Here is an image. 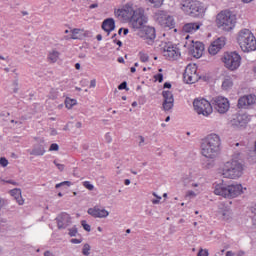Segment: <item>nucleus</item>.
<instances>
[{
    "label": "nucleus",
    "mask_w": 256,
    "mask_h": 256,
    "mask_svg": "<svg viewBox=\"0 0 256 256\" xmlns=\"http://www.w3.org/2000/svg\"><path fill=\"white\" fill-rule=\"evenodd\" d=\"M10 195L14 197L15 201L18 203V205H23L25 203V200L23 199V196L21 195V189L16 188L10 190Z\"/></svg>",
    "instance_id": "obj_25"
},
{
    "label": "nucleus",
    "mask_w": 256,
    "mask_h": 256,
    "mask_svg": "<svg viewBox=\"0 0 256 256\" xmlns=\"http://www.w3.org/2000/svg\"><path fill=\"white\" fill-rule=\"evenodd\" d=\"M251 213H253V215L256 216V205H254V206L251 208Z\"/></svg>",
    "instance_id": "obj_57"
},
{
    "label": "nucleus",
    "mask_w": 256,
    "mask_h": 256,
    "mask_svg": "<svg viewBox=\"0 0 256 256\" xmlns=\"http://www.w3.org/2000/svg\"><path fill=\"white\" fill-rule=\"evenodd\" d=\"M118 89H119L120 91H123V89H126V91H129V88H127V82H126V81L122 82V83L118 86Z\"/></svg>",
    "instance_id": "obj_45"
},
{
    "label": "nucleus",
    "mask_w": 256,
    "mask_h": 256,
    "mask_svg": "<svg viewBox=\"0 0 256 256\" xmlns=\"http://www.w3.org/2000/svg\"><path fill=\"white\" fill-rule=\"evenodd\" d=\"M215 195H220L225 199H233L239 197L243 193V186L241 184H216L214 188Z\"/></svg>",
    "instance_id": "obj_3"
},
{
    "label": "nucleus",
    "mask_w": 256,
    "mask_h": 256,
    "mask_svg": "<svg viewBox=\"0 0 256 256\" xmlns=\"http://www.w3.org/2000/svg\"><path fill=\"white\" fill-rule=\"evenodd\" d=\"M183 79L185 83L193 84L198 81L199 76L197 75V66L188 65L184 71Z\"/></svg>",
    "instance_id": "obj_14"
},
{
    "label": "nucleus",
    "mask_w": 256,
    "mask_h": 256,
    "mask_svg": "<svg viewBox=\"0 0 256 256\" xmlns=\"http://www.w3.org/2000/svg\"><path fill=\"white\" fill-rule=\"evenodd\" d=\"M222 89L223 91H229L233 89V78L231 76H225L222 81Z\"/></svg>",
    "instance_id": "obj_26"
},
{
    "label": "nucleus",
    "mask_w": 256,
    "mask_h": 256,
    "mask_svg": "<svg viewBox=\"0 0 256 256\" xmlns=\"http://www.w3.org/2000/svg\"><path fill=\"white\" fill-rule=\"evenodd\" d=\"M224 47H225V37H220L214 40L210 44L208 48V53H210V55H217V53L221 51V49H223Z\"/></svg>",
    "instance_id": "obj_17"
},
{
    "label": "nucleus",
    "mask_w": 256,
    "mask_h": 256,
    "mask_svg": "<svg viewBox=\"0 0 256 256\" xmlns=\"http://www.w3.org/2000/svg\"><path fill=\"white\" fill-rule=\"evenodd\" d=\"M212 105H214V109L220 114H225L229 111L231 104L229 103V99L223 96H217L213 99Z\"/></svg>",
    "instance_id": "obj_12"
},
{
    "label": "nucleus",
    "mask_w": 256,
    "mask_h": 256,
    "mask_svg": "<svg viewBox=\"0 0 256 256\" xmlns=\"http://www.w3.org/2000/svg\"><path fill=\"white\" fill-rule=\"evenodd\" d=\"M59 55H60L59 51L52 50L51 52H49L48 60L50 61V63H57L59 59Z\"/></svg>",
    "instance_id": "obj_28"
},
{
    "label": "nucleus",
    "mask_w": 256,
    "mask_h": 256,
    "mask_svg": "<svg viewBox=\"0 0 256 256\" xmlns=\"http://www.w3.org/2000/svg\"><path fill=\"white\" fill-rule=\"evenodd\" d=\"M81 225H82L84 231H87L88 233H90V231H91V225L87 224V221H86V220H82V221H81Z\"/></svg>",
    "instance_id": "obj_38"
},
{
    "label": "nucleus",
    "mask_w": 256,
    "mask_h": 256,
    "mask_svg": "<svg viewBox=\"0 0 256 256\" xmlns=\"http://www.w3.org/2000/svg\"><path fill=\"white\" fill-rule=\"evenodd\" d=\"M44 256H55V254L52 253L51 251H46L44 252Z\"/></svg>",
    "instance_id": "obj_56"
},
{
    "label": "nucleus",
    "mask_w": 256,
    "mask_h": 256,
    "mask_svg": "<svg viewBox=\"0 0 256 256\" xmlns=\"http://www.w3.org/2000/svg\"><path fill=\"white\" fill-rule=\"evenodd\" d=\"M138 37L143 39L147 45H153L155 43V39H157V32L154 27L145 26L137 33Z\"/></svg>",
    "instance_id": "obj_10"
},
{
    "label": "nucleus",
    "mask_w": 256,
    "mask_h": 256,
    "mask_svg": "<svg viewBox=\"0 0 256 256\" xmlns=\"http://www.w3.org/2000/svg\"><path fill=\"white\" fill-rule=\"evenodd\" d=\"M91 251V246L89 244H84L83 249H82V253L85 256H89Z\"/></svg>",
    "instance_id": "obj_36"
},
{
    "label": "nucleus",
    "mask_w": 256,
    "mask_h": 256,
    "mask_svg": "<svg viewBox=\"0 0 256 256\" xmlns=\"http://www.w3.org/2000/svg\"><path fill=\"white\" fill-rule=\"evenodd\" d=\"M74 105H77V100L71 99V98H66L65 100V106L67 109H72Z\"/></svg>",
    "instance_id": "obj_32"
},
{
    "label": "nucleus",
    "mask_w": 256,
    "mask_h": 256,
    "mask_svg": "<svg viewBox=\"0 0 256 256\" xmlns=\"http://www.w3.org/2000/svg\"><path fill=\"white\" fill-rule=\"evenodd\" d=\"M235 253H233V251H227L226 252V256H234Z\"/></svg>",
    "instance_id": "obj_62"
},
{
    "label": "nucleus",
    "mask_w": 256,
    "mask_h": 256,
    "mask_svg": "<svg viewBox=\"0 0 256 256\" xmlns=\"http://www.w3.org/2000/svg\"><path fill=\"white\" fill-rule=\"evenodd\" d=\"M187 195H188V197H195V192L188 191Z\"/></svg>",
    "instance_id": "obj_58"
},
{
    "label": "nucleus",
    "mask_w": 256,
    "mask_h": 256,
    "mask_svg": "<svg viewBox=\"0 0 256 256\" xmlns=\"http://www.w3.org/2000/svg\"><path fill=\"white\" fill-rule=\"evenodd\" d=\"M102 29L103 31H106V33H109L111 31H115V20L113 18H107L102 22Z\"/></svg>",
    "instance_id": "obj_23"
},
{
    "label": "nucleus",
    "mask_w": 256,
    "mask_h": 256,
    "mask_svg": "<svg viewBox=\"0 0 256 256\" xmlns=\"http://www.w3.org/2000/svg\"><path fill=\"white\" fill-rule=\"evenodd\" d=\"M216 23L222 31H231L235 27V15L230 11H222L217 15Z\"/></svg>",
    "instance_id": "obj_6"
},
{
    "label": "nucleus",
    "mask_w": 256,
    "mask_h": 256,
    "mask_svg": "<svg viewBox=\"0 0 256 256\" xmlns=\"http://www.w3.org/2000/svg\"><path fill=\"white\" fill-rule=\"evenodd\" d=\"M221 151V138L217 134H210L201 143V153L206 159H217Z\"/></svg>",
    "instance_id": "obj_1"
},
{
    "label": "nucleus",
    "mask_w": 256,
    "mask_h": 256,
    "mask_svg": "<svg viewBox=\"0 0 256 256\" xmlns=\"http://www.w3.org/2000/svg\"><path fill=\"white\" fill-rule=\"evenodd\" d=\"M237 43L244 53L256 51V38L249 29H242L237 35Z\"/></svg>",
    "instance_id": "obj_2"
},
{
    "label": "nucleus",
    "mask_w": 256,
    "mask_h": 256,
    "mask_svg": "<svg viewBox=\"0 0 256 256\" xmlns=\"http://www.w3.org/2000/svg\"><path fill=\"white\" fill-rule=\"evenodd\" d=\"M213 167H215V162L213 161V159L202 161V168L203 169H213Z\"/></svg>",
    "instance_id": "obj_30"
},
{
    "label": "nucleus",
    "mask_w": 256,
    "mask_h": 256,
    "mask_svg": "<svg viewBox=\"0 0 256 256\" xmlns=\"http://www.w3.org/2000/svg\"><path fill=\"white\" fill-rule=\"evenodd\" d=\"M114 43H116V45H118L119 47H122V45H123V42H121V40H117V39H114Z\"/></svg>",
    "instance_id": "obj_52"
},
{
    "label": "nucleus",
    "mask_w": 256,
    "mask_h": 256,
    "mask_svg": "<svg viewBox=\"0 0 256 256\" xmlns=\"http://www.w3.org/2000/svg\"><path fill=\"white\" fill-rule=\"evenodd\" d=\"M68 235L70 237H77L79 235V230L77 229V226H73L72 228L68 229Z\"/></svg>",
    "instance_id": "obj_35"
},
{
    "label": "nucleus",
    "mask_w": 256,
    "mask_h": 256,
    "mask_svg": "<svg viewBox=\"0 0 256 256\" xmlns=\"http://www.w3.org/2000/svg\"><path fill=\"white\" fill-rule=\"evenodd\" d=\"M105 139H106V143H111V141H112L111 134L107 133L105 135Z\"/></svg>",
    "instance_id": "obj_49"
},
{
    "label": "nucleus",
    "mask_w": 256,
    "mask_h": 256,
    "mask_svg": "<svg viewBox=\"0 0 256 256\" xmlns=\"http://www.w3.org/2000/svg\"><path fill=\"white\" fill-rule=\"evenodd\" d=\"M162 97L164 99L162 104L164 111H171L175 103V98H173V93L169 90H164L162 92Z\"/></svg>",
    "instance_id": "obj_16"
},
{
    "label": "nucleus",
    "mask_w": 256,
    "mask_h": 256,
    "mask_svg": "<svg viewBox=\"0 0 256 256\" xmlns=\"http://www.w3.org/2000/svg\"><path fill=\"white\" fill-rule=\"evenodd\" d=\"M181 9L190 17H203L205 9L203 4L197 0H185L181 3Z\"/></svg>",
    "instance_id": "obj_5"
},
{
    "label": "nucleus",
    "mask_w": 256,
    "mask_h": 256,
    "mask_svg": "<svg viewBox=\"0 0 256 256\" xmlns=\"http://www.w3.org/2000/svg\"><path fill=\"white\" fill-rule=\"evenodd\" d=\"M3 205H5V200L0 197V209L3 207Z\"/></svg>",
    "instance_id": "obj_59"
},
{
    "label": "nucleus",
    "mask_w": 256,
    "mask_h": 256,
    "mask_svg": "<svg viewBox=\"0 0 256 256\" xmlns=\"http://www.w3.org/2000/svg\"><path fill=\"white\" fill-rule=\"evenodd\" d=\"M154 7H161L164 0H148Z\"/></svg>",
    "instance_id": "obj_39"
},
{
    "label": "nucleus",
    "mask_w": 256,
    "mask_h": 256,
    "mask_svg": "<svg viewBox=\"0 0 256 256\" xmlns=\"http://www.w3.org/2000/svg\"><path fill=\"white\" fill-rule=\"evenodd\" d=\"M139 57H140V61H142V63H147V61H149V55L140 52L139 53Z\"/></svg>",
    "instance_id": "obj_37"
},
{
    "label": "nucleus",
    "mask_w": 256,
    "mask_h": 256,
    "mask_svg": "<svg viewBox=\"0 0 256 256\" xmlns=\"http://www.w3.org/2000/svg\"><path fill=\"white\" fill-rule=\"evenodd\" d=\"M218 213L222 217L223 221H229V219H231V216L233 215V213L231 212V207L225 205L224 203H221L219 205Z\"/></svg>",
    "instance_id": "obj_21"
},
{
    "label": "nucleus",
    "mask_w": 256,
    "mask_h": 256,
    "mask_svg": "<svg viewBox=\"0 0 256 256\" xmlns=\"http://www.w3.org/2000/svg\"><path fill=\"white\" fill-rule=\"evenodd\" d=\"M246 101H247V105L248 107H250V105H255L256 103V96L255 95H247L246 96Z\"/></svg>",
    "instance_id": "obj_33"
},
{
    "label": "nucleus",
    "mask_w": 256,
    "mask_h": 256,
    "mask_svg": "<svg viewBox=\"0 0 256 256\" xmlns=\"http://www.w3.org/2000/svg\"><path fill=\"white\" fill-rule=\"evenodd\" d=\"M160 202H161V199L159 198L152 200L153 205H159Z\"/></svg>",
    "instance_id": "obj_53"
},
{
    "label": "nucleus",
    "mask_w": 256,
    "mask_h": 256,
    "mask_svg": "<svg viewBox=\"0 0 256 256\" xmlns=\"http://www.w3.org/2000/svg\"><path fill=\"white\" fill-rule=\"evenodd\" d=\"M54 165H56L59 171H63V169H65V165L57 163V160H54Z\"/></svg>",
    "instance_id": "obj_48"
},
{
    "label": "nucleus",
    "mask_w": 256,
    "mask_h": 256,
    "mask_svg": "<svg viewBox=\"0 0 256 256\" xmlns=\"http://www.w3.org/2000/svg\"><path fill=\"white\" fill-rule=\"evenodd\" d=\"M63 185H67V187H71V181H64L59 184H56V189H59V187H63Z\"/></svg>",
    "instance_id": "obj_43"
},
{
    "label": "nucleus",
    "mask_w": 256,
    "mask_h": 256,
    "mask_svg": "<svg viewBox=\"0 0 256 256\" xmlns=\"http://www.w3.org/2000/svg\"><path fill=\"white\" fill-rule=\"evenodd\" d=\"M58 229H67L71 225V216L65 212H62L56 218Z\"/></svg>",
    "instance_id": "obj_18"
},
{
    "label": "nucleus",
    "mask_w": 256,
    "mask_h": 256,
    "mask_svg": "<svg viewBox=\"0 0 256 256\" xmlns=\"http://www.w3.org/2000/svg\"><path fill=\"white\" fill-rule=\"evenodd\" d=\"M49 151H59V144H57V143L51 144Z\"/></svg>",
    "instance_id": "obj_46"
},
{
    "label": "nucleus",
    "mask_w": 256,
    "mask_h": 256,
    "mask_svg": "<svg viewBox=\"0 0 256 256\" xmlns=\"http://www.w3.org/2000/svg\"><path fill=\"white\" fill-rule=\"evenodd\" d=\"M222 175L226 179H239L243 175V164L239 160H231L224 164Z\"/></svg>",
    "instance_id": "obj_4"
},
{
    "label": "nucleus",
    "mask_w": 256,
    "mask_h": 256,
    "mask_svg": "<svg viewBox=\"0 0 256 256\" xmlns=\"http://www.w3.org/2000/svg\"><path fill=\"white\" fill-rule=\"evenodd\" d=\"M164 23H165L166 27H170V28L175 27V20L173 19L172 16H165Z\"/></svg>",
    "instance_id": "obj_31"
},
{
    "label": "nucleus",
    "mask_w": 256,
    "mask_h": 256,
    "mask_svg": "<svg viewBox=\"0 0 256 256\" xmlns=\"http://www.w3.org/2000/svg\"><path fill=\"white\" fill-rule=\"evenodd\" d=\"M197 256H209V250L207 249H200Z\"/></svg>",
    "instance_id": "obj_42"
},
{
    "label": "nucleus",
    "mask_w": 256,
    "mask_h": 256,
    "mask_svg": "<svg viewBox=\"0 0 256 256\" xmlns=\"http://www.w3.org/2000/svg\"><path fill=\"white\" fill-rule=\"evenodd\" d=\"M154 79L158 81V83H163V75L161 73L154 75Z\"/></svg>",
    "instance_id": "obj_44"
},
{
    "label": "nucleus",
    "mask_w": 256,
    "mask_h": 256,
    "mask_svg": "<svg viewBox=\"0 0 256 256\" xmlns=\"http://www.w3.org/2000/svg\"><path fill=\"white\" fill-rule=\"evenodd\" d=\"M205 51V45L202 42H195L190 49L191 55L196 59H199L203 56V52Z\"/></svg>",
    "instance_id": "obj_19"
},
{
    "label": "nucleus",
    "mask_w": 256,
    "mask_h": 256,
    "mask_svg": "<svg viewBox=\"0 0 256 256\" xmlns=\"http://www.w3.org/2000/svg\"><path fill=\"white\" fill-rule=\"evenodd\" d=\"M83 185L86 189H88V191H93V189H95V186H93V184H91L89 181L83 182Z\"/></svg>",
    "instance_id": "obj_40"
},
{
    "label": "nucleus",
    "mask_w": 256,
    "mask_h": 256,
    "mask_svg": "<svg viewBox=\"0 0 256 256\" xmlns=\"http://www.w3.org/2000/svg\"><path fill=\"white\" fill-rule=\"evenodd\" d=\"M97 85V81H95V79L90 81V88H95Z\"/></svg>",
    "instance_id": "obj_51"
},
{
    "label": "nucleus",
    "mask_w": 256,
    "mask_h": 256,
    "mask_svg": "<svg viewBox=\"0 0 256 256\" xmlns=\"http://www.w3.org/2000/svg\"><path fill=\"white\" fill-rule=\"evenodd\" d=\"M80 33H81V29H77V28L73 29L70 39H81Z\"/></svg>",
    "instance_id": "obj_34"
},
{
    "label": "nucleus",
    "mask_w": 256,
    "mask_h": 256,
    "mask_svg": "<svg viewBox=\"0 0 256 256\" xmlns=\"http://www.w3.org/2000/svg\"><path fill=\"white\" fill-rule=\"evenodd\" d=\"M140 142H139V147H142L143 144L145 143V138L143 136H139Z\"/></svg>",
    "instance_id": "obj_50"
},
{
    "label": "nucleus",
    "mask_w": 256,
    "mask_h": 256,
    "mask_svg": "<svg viewBox=\"0 0 256 256\" xmlns=\"http://www.w3.org/2000/svg\"><path fill=\"white\" fill-rule=\"evenodd\" d=\"M148 21L149 18L145 15V10L143 8H137L129 23L134 31H141L147 25Z\"/></svg>",
    "instance_id": "obj_7"
},
{
    "label": "nucleus",
    "mask_w": 256,
    "mask_h": 256,
    "mask_svg": "<svg viewBox=\"0 0 256 256\" xmlns=\"http://www.w3.org/2000/svg\"><path fill=\"white\" fill-rule=\"evenodd\" d=\"M124 185H131V180L125 179L124 180Z\"/></svg>",
    "instance_id": "obj_63"
},
{
    "label": "nucleus",
    "mask_w": 256,
    "mask_h": 256,
    "mask_svg": "<svg viewBox=\"0 0 256 256\" xmlns=\"http://www.w3.org/2000/svg\"><path fill=\"white\" fill-rule=\"evenodd\" d=\"M249 123V117L246 114L236 113L232 115L230 120V125L234 127V129H245L247 124Z\"/></svg>",
    "instance_id": "obj_13"
},
{
    "label": "nucleus",
    "mask_w": 256,
    "mask_h": 256,
    "mask_svg": "<svg viewBox=\"0 0 256 256\" xmlns=\"http://www.w3.org/2000/svg\"><path fill=\"white\" fill-rule=\"evenodd\" d=\"M0 165H1V167H7V165H9V160H7V158H5V157H1Z\"/></svg>",
    "instance_id": "obj_41"
},
{
    "label": "nucleus",
    "mask_w": 256,
    "mask_h": 256,
    "mask_svg": "<svg viewBox=\"0 0 256 256\" xmlns=\"http://www.w3.org/2000/svg\"><path fill=\"white\" fill-rule=\"evenodd\" d=\"M161 50L164 57H167L168 59L176 60L181 57V52L179 51V48L173 46V44L171 43H162Z\"/></svg>",
    "instance_id": "obj_11"
},
{
    "label": "nucleus",
    "mask_w": 256,
    "mask_h": 256,
    "mask_svg": "<svg viewBox=\"0 0 256 256\" xmlns=\"http://www.w3.org/2000/svg\"><path fill=\"white\" fill-rule=\"evenodd\" d=\"M122 31H123V35H128V33H129V29H127V28H122Z\"/></svg>",
    "instance_id": "obj_61"
},
{
    "label": "nucleus",
    "mask_w": 256,
    "mask_h": 256,
    "mask_svg": "<svg viewBox=\"0 0 256 256\" xmlns=\"http://www.w3.org/2000/svg\"><path fill=\"white\" fill-rule=\"evenodd\" d=\"M97 7H99V4L98 3H95V4H91L89 6V9H97Z\"/></svg>",
    "instance_id": "obj_55"
},
{
    "label": "nucleus",
    "mask_w": 256,
    "mask_h": 256,
    "mask_svg": "<svg viewBox=\"0 0 256 256\" xmlns=\"http://www.w3.org/2000/svg\"><path fill=\"white\" fill-rule=\"evenodd\" d=\"M164 89H171V83L165 82L164 83Z\"/></svg>",
    "instance_id": "obj_54"
},
{
    "label": "nucleus",
    "mask_w": 256,
    "mask_h": 256,
    "mask_svg": "<svg viewBox=\"0 0 256 256\" xmlns=\"http://www.w3.org/2000/svg\"><path fill=\"white\" fill-rule=\"evenodd\" d=\"M96 39H97V41H102L103 40V36L101 34H98L96 36Z\"/></svg>",
    "instance_id": "obj_60"
},
{
    "label": "nucleus",
    "mask_w": 256,
    "mask_h": 256,
    "mask_svg": "<svg viewBox=\"0 0 256 256\" xmlns=\"http://www.w3.org/2000/svg\"><path fill=\"white\" fill-rule=\"evenodd\" d=\"M88 215H91V217H95L98 219H105V217H109V211L94 207L88 209Z\"/></svg>",
    "instance_id": "obj_20"
},
{
    "label": "nucleus",
    "mask_w": 256,
    "mask_h": 256,
    "mask_svg": "<svg viewBox=\"0 0 256 256\" xmlns=\"http://www.w3.org/2000/svg\"><path fill=\"white\" fill-rule=\"evenodd\" d=\"M135 10L131 6H125L123 9L115 10L114 14L120 21H131Z\"/></svg>",
    "instance_id": "obj_15"
},
{
    "label": "nucleus",
    "mask_w": 256,
    "mask_h": 256,
    "mask_svg": "<svg viewBox=\"0 0 256 256\" xmlns=\"http://www.w3.org/2000/svg\"><path fill=\"white\" fill-rule=\"evenodd\" d=\"M118 63H125V59H123V57H119L118 58Z\"/></svg>",
    "instance_id": "obj_64"
},
{
    "label": "nucleus",
    "mask_w": 256,
    "mask_h": 256,
    "mask_svg": "<svg viewBox=\"0 0 256 256\" xmlns=\"http://www.w3.org/2000/svg\"><path fill=\"white\" fill-rule=\"evenodd\" d=\"M233 147L235 159H239V157H241V155L247 151V146H245L243 143L237 142L233 145Z\"/></svg>",
    "instance_id": "obj_24"
},
{
    "label": "nucleus",
    "mask_w": 256,
    "mask_h": 256,
    "mask_svg": "<svg viewBox=\"0 0 256 256\" xmlns=\"http://www.w3.org/2000/svg\"><path fill=\"white\" fill-rule=\"evenodd\" d=\"M222 62L229 71H236L241 67V56L237 52H227L223 55Z\"/></svg>",
    "instance_id": "obj_8"
},
{
    "label": "nucleus",
    "mask_w": 256,
    "mask_h": 256,
    "mask_svg": "<svg viewBox=\"0 0 256 256\" xmlns=\"http://www.w3.org/2000/svg\"><path fill=\"white\" fill-rule=\"evenodd\" d=\"M249 104H247V96H243L238 100V109H247Z\"/></svg>",
    "instance_id": "obj_29"
},
{
    "label": "nucleus",
    "mask_w": 256,
    "mask_h": 256,
    "mask_svg": "<svg viewBox=\"0 0 256 256\" xmlns=\"http://www.w3.org/2000/svg\"><path fill=\"white\" fill-rule=\"evenodd\" d=\"M201 23L199 22H190V23H186L183 28L182 31H184V33H195V31H199V29L201 28Z\"/></svg>",
    "instance_id": "obj_22"
},
{
    "label": "nucleus",
    "mask_w": 256,
    "mask_h": 256,
    "mask_svg": "<svg viewBox=\"0 0 256 256\" xmlns=\"http://www.w3.org/2000/svg\"><path fill=\"white\" fill-rule=\"evenodd\" d=\"M30 155H35L39 157L41 155H45V148L42 145L35 146L32 150H28Z\"/></svg>",
    "instance_id": "obj_27"
},
{
    "label": "nucleus",
    "mask_w": 256,
    "mask_h": 256,
    "mask_svg": "<svg viewBox=\"0 0 256 256\" xmlns=\"http://www.w3.org/2000/svg\"><path fill=\"white\" fill-rule=\"evenodd\" d=\"M70 243H73L74 245H79V243H83L82 239L72 238L70 240Z\"/></svg>",
    "instance_id": "obj_47"
},
{
    "label": "nucleus",
    "mask_w": 256,
    "mask_h": 256,
    "mask_svg": "<svg viewBox=\"0 0 256 256\" xmlns=\"http://www.w3.org/2000/svg\"><path fill=\"white\" fill-rule=\"evenodd\" d=\"M194 109L198 115H203L204 117H209L213 113V107L211 103L205 98H197L193 102Z\"/></svg>",
    "instance_id": "obj_9"
}]
</instances>
